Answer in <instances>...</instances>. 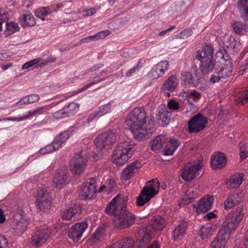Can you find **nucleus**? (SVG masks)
<instances>
[{"instance_id":"nucleus-1","label":"nucleus","mask_w":248,"mask_h":248,"mask_svg":"<svg viewBox=\"0 0 248 248\" xmlns=\"http://www.w3.org/2000/svg\"><path fill=\"white\" fill-rule=\"evenodd\" d=\"M146 118L144 109H132L127 117L126 124L137 140L146 139L154 130V121L150 119L146 124Z\"/></svg>"},{"instance_id":"nucleus-2","label":"nucleus","mask_w":248,"mask_h":248,"mask_svg":"<svg viewBox=\"0 0 248 248\" xmlns=\"http://www.w3.org/2000/svg\"><path fill=\"white\" fill-rule=\"evenodd\" d=\"M244 212L245 209L240 207L231 211L218 232L219 236L223 237L224 239H229L232 232L236 229L242 220Z\"/></svg>"},{"instance_id":"nucleus-3","label":"nucleus","mask_w":248,"mask_h":248,"mask_svg":"<svg viewBox=\"0 0 248 248\" xmlns=\"http://www.w3.org/2000/svg\"><path fill=\"white\" fill-rule=\"evenodd\" d=\"M136 150V144L129 140L120 142L113 152L112 161L118 166L126 163Z\"/></svg>"},{"instance_id":"nucleus-4","label":"nucleus","mask_w":248,"mask_h":248,"mask_svg":"<svg viewBox=\"0 0 248 248\" xmlns=\"http://www.w3.org/2000/svg\"><path fill=\"white\" fill-rule=\"evenodd\" d=\"M117 140V135L115 132L108 131L99 135L95 140L96 152L94 153L95 156L99 157L102 155L103 150H108L111 146L114 144Z\"/></svg>"},{"instance_id":"nucleus-5","label":"nucleus","mask_w":248,"mask_h":248,"mask_svg":"<svg viewBox=\"0 0 248 248\" xmlns=\"http://www.w3.org/2000/svg\"><path fill=\"white\" fill-rule=\"evenodd\" d=\"M135 216L127 209L126 206L122 205L120 210H117L113 220L114 225L118 229L128 228L134 224Z\"/></svg>"},{"instance_id":"nucleus-6","label":"nucleus","mask_w":248,"mask_h":248,"mask_svg":"<svg viewBox=\"0 0 248 248\" xmlns=\"http://www.w3.org/2000/svg\"><path fill=\"white\" fill-rule=\"evenodd\" d=\"M166 225V221L161 216H155L154 217L151 221L150 225L146 229L144 234L140 241L138 248H143L151 240V235L147 232L148 231H150L151 228L155 232L160 231L163 229Z\"/></svg>"},{"instance_id":"nucleus-7","label":"nucleus","mask_w":248,"mask_h":248,"mask_svg":"<svg viewBox=\"0 0 248 248\" xmlns=\"http://www.w3.org/2000/svg\"><path fill=\"white\" fill-rule=\"evenodd\" d=\"M159 182L157 181L156 183L150 185V186H145L140 191V195L137 198V205L142 206L149 202L150 199L156 195L159 191Z\"/></svg>"},{"instance_id":"nucleus-8","label":"nucleus","mask_w":248,"mask_h":248,"mask_svg":"<svg viewBox=\"0 0 248 248\" xmlns=\"http://www.w3.org/2000/svg\"><path fill=\"white\" fill-rule=\"evenodd\" d=\"M88 156L85 151H80L75 155L70 162V170L74 174H80L86 168Z\"/></svg>"},{"instance_id":"nucleus-9","label":"nucleus","mask_w":248,"mask_h":248,"mask_svg":"<svg viewBox=\"0 0 248 248\" xmlns=\"http://www.w3.org/2000/svg\"><path fill=\"white\" fill-rule=\"evenodd\" d=\"M208 123V118L201 113L191 117L188 121V131L190 133H197L203 130Z\"/></svg>"},{"instance_id":"nucleus-10","label":"nucleus","mask_w":248,"mask_h":248,"mask_svg":"<svg viewBox=\"0 0 248 248\" xmlns=\"http://www.w3.org/2000/svg\"><path fill=\"white\" fill-rule=\"evenodd\" d=\"M202 167V165L201 163L193 165H185L182 169L181 176L183 179L186 182L194 179L197 175H199Z\"/></svg>"},{"instance_id":"nucleus-11","label":"nucleus","mask_w":248,"mask_h":248,"mask_svg":"<svg viewBox=\"0 0 248 248\" xmlns=\"http://www.w3.org/2000/svg\"><path fill=\"white\" fill-rule=\"evenodd\" d=\"M95 181L96 179L92 178L89 182L84 184L79 193V196L81 199L88 200L92 199L94 197L96 193Z\"/></svg>"},{"instance_id":"nucleus-12","label":"nucleus","mask_w":248,"mask_h":248,"mask_svg":"<svg viewBox=\"0 0 248 248\" xmlns=\"http://www.w3.org/2000/svg\"><path fill=\"white\" fill-rule=\"evenodd\" d=\"M50 230L46 226H42L36 230L31 237L32 245L39 247L43 244L49 237Z\"/></svg>"},{"instance_id":"nucleus-13","label":"nucleus","mask_w":248,"mask_h":248,"mask_svg":"<svg viewBox=\"0 0 248 248\" xmlns=\"http://www.w3.org/2000/svg\"><path fill=\"white\" fill-rule=\"evenodd\" d=\"M88 226V224L86 221L76 223L68 231V237L74 242H78L82 237Z\"/></svg>"},{"instance_id":"nucleus-14","label":"nucleus","mask_w":248,"mask_h":248,"mask_svg":"<svg viewBox=\"0 0 248 248\" xmlns=\"http://www.w3.org/2000/svg\"><path fill=\"white\" fill-rule=\"evenodd\" d=\"M227 161V157L223 153L217 152L211 157L210 165L214 170L221 169L226 165Z\"/></svg>"},{"instance_id":"nucleus-15","label":"nucleus","mask_w":248,"mask_h":248,"mask_svg":"<svg viewBox=\"0 0 248 248\" xmlns=\"http://www.w3.org/2000/svg\"><path fill=\"white\" fill-rule=\"evenodd\" d=\"M18 214L20 216V218L17 220L14 229L17 234L20 235L23 233L26 230L30 218L22 210L20 211Z\"/></svg>"},{"instance_id":"nucleus-16","label":"nucleus","mask_w":248,"mask_h":248,"mask_svg":"<svg viewBox=\"0 0 248 248\" xmlns=\"http://www.w3.org/2000/svg\"><path fill=\"white\" fill-rule=\"evenodd\" d=\"M169 66V62L165 60L158 62L156 66L152 69L149 74L152 79H156L162 77L165 72L168 69Z\"/></svg>"},{"instance_id":"nucleus-17","label":"nucleus","mask_w":248,"mask_h":248,"mask_svg":"<svg viewBox=\"0 0 248 248\" xmlns=\"http://www.w3.org/2000/svg\"><path fill=\"white\" fill-rule=\"evenodd\" d=\"M141 167V164L140 161L136 160L132 162L123 170L122 172L123 179L125 180L130 179Z\"/></svg>"},{"instance_id":"nucleus-18","label":"nucleus","mask_w":248,"mask_h":248,"mask_svg":"<svg viewBox=\"0 0 248 248\" xmlns=\"http://www.w3.org/2000/svg\"><path fill=\"white\" fill-rule=\"evenodd\" d=\"M67 168L63 167L58 169L55 173L53 180V185L54 186L61 188L62 185L64 184L67 179Z\"/></svg>"},{"instance_id":"nucleus-19","label":"nucleus","mask_w":248,"mask_h":248,"mask_svg":"<svg viewBox=\"0 0 248 248\" xmlns=\"http://www.w3.org/2000/svg\"><path fill=\"white\" fill-rule=\"evenodd\" d=\"M81 213V209L79 205L74 204L64 212L62 217L63 219L65 220H70L72 217L76 219L80 217Z\"/></svg>"},{"instance_id":"nucleus-20","label":"nucleus","mask_w":248,"mask_h":248,"mask_svg":"<svg viewBox=\"0 0 248 248\" xmlns=\"http://www.w3.org/2000/svg\"><path fill=\"white\" fill-rule=\"evenodd\" d=\"M214 201V197L212 196H207L199 201L196 208L197 212L205 213L211 209Z\"/></svg>"},{"instance_id":"nucleus-21","label":"nucleus","mask_w":248,"mask_h":248,"mask_svg":"<svg viewBox=\"0 0 248 248\" xmlns=\"http://www.w3.org/2000/svg\"><path fill=\"white\" fill-rule=\"evenodd\" d=\"M194 72L193 75L189 71H184L182 73V79L186 85L193 86L197 84V80L201 79V77L197 73L198 70L196 68Z\"/></svg>"},{"instance_id":"nucleus-22","label":"nucleus","mask_w":248,"mask_h":248,"mask_svg":"<svg viewBox=\"0 0 248 248\" xmlns=\"http://www.w3.org/2000/svg\"><path fill=\"white\" fill-rule=\"evenodd\" d=\"M187 223L182 220L172 232V237L174 241L182 239L186 233Z\"/></svg>"},{"instance_id":"nucleus-23","label":"nucleus","mask_w":248,"mask_h":248,"mask_svg":"<svg viewBox=\"0 0 248 248\" xmlns=\"http://www.w3.org/2000/svg\"><path fill=\"white\" fill-rule=\"evenodd\" d=\"M214 49L211 46H204L202 50H198L196 52V58L197 59L202 61L206 59H214Z\"/></svg>"},{"instance_id":"nucleus-24","label":"nucleus","mask_w":248,"mask_h":248,"mask_svg":"<svg viewBox=\"0 0 248 248\" xmlns=\"http://www.w3.org/2000/svg\"><path fill=\"white\" fill-rule=\"evenodd\" d=\"M171 111L168 109H159L157 114V120L158 124L162 126H166L170 121Z\"/></svg>"},{"instance_id":"nucleus-25","label":"nucleus","mask_w":248,"mask_h":248,"mask_svg":"<svg viewBox=\"0 0 248 248\" xmlns=\"http://www.w3.org/2000/svg\"><path fill=\"white\" fill-rule=\"evenodd\" d=\"M179 80L175 75L170 76L164 82L161 87L162 91L172 92L177 87Z\"/></svg>"},{"instance_id":"nucleus-26","label":"nucleus","mask_w":248,"mask_h":248,"mask_svg":"<svg viewBox=\"0 0 248 248\" xmlns=\"http://www.w3.org/2000/svg\"><path fill=\"white\" fill-rule=\"evenodd\" d=\"M242 201L241 195L234 193L230 195L224 202L225 209H229L239 204Z\"/></svg>"},{"instance_id":"nucleus-27","label":"nucleus","mask_w":248,"mask_h":248,"mask_svg":"<svg viewBox=\"0 0 248 248\" xmlns=\"http://www.w3.org/2000/svg\"><path fill=\"white\" fill-rule=\"evenodd\" d=\"M200 65V70L203 75L208 74L212 72L213 68L216 66L214 59L202 60Z\"/></svg>"},{"instance_id":"nucleus-28","label":"nucleus","mask_w":248,"mask_h":248,"mask_svg":"<svg viewBox=\"0 0 248 248\" xmlns=\"http://www.w3.org/2000/svg\"><path fill=\"white\" fill-rule=\"evenodd\" d=\"M134 242L133 238L130 237H125L121 241L114 243L109 248H133Z\"/></svg>"},{"instance_id":"nucleus-29","label":"nucleus","mask_w":248,"mask_h":248,"mask_svg":"<svg viewBox=\"0 0 248 248\" xmlns=\"http://www.w3.org/2000/svg\"><path fill=\"white\" fill-rule=\"evenodd\" d=\"M120 198L119 196H116L107 205L106 209V212L111 216H114V218L116 217V213L117 210H120L122 205H117V200Z\"/></svg>"},{"instance_id":"nucleus-30","label":"nucleus","mask_w":248,"mask_h":248,"mask_svg":"<svg viewBox=\"0 0 248 248\" xmlns=\"http://www.w3.org/2000/svg\"><path fill=\"white\" fill-rule=\"evenodd\" d=\"M237 8L241 17L248 21V0H237Z\"/></svg>"},{"instance_id":"nucleus-31","label":"nucleus","mask_w":248,"mask_h":248,"mask_svg":"<svg viewBox=\"0 0 248 248\" xmlns=\"http://www.w3.org/2000/svg\"><path fill=\"white\" fill-rule=\"evenodd\" d=\"M232 67L231 62L226 60L225 63L223 64V66L217 72L220 75V77H222V78H224L232 75Z\"/></svg>"},{"instance_id":"nucleus-32","label":"nucleus","mask_w":248,"mask_h":248,"mask_svg":"<svg viewBox=\"0 0 248 248\" xmlns=\"http://www.w3.org/2000/svg\"><path fill=\"white\" fill-rule=\"evenodd\" d=\"M166 143V139L164 135L157 136L150 143L151 149L153 151L159 150L165 146Z\"/></svg>"},{"instance_id":"nucleus-33","label":"nucleus","mask_w":248,"mask_h":248,"mask_svg":"<svg viewBox=\"0 0 248 248\" xmlns=\"http://www.w3.org/2000/svg\"><path fill=\"white\" fill-rule=\"evenodd\" d=\"M164 155H172L174 151L179 146L178 141L175 139H170L165 144Z\"/></svg>"},{"instance_id":"nucleus-34","label":"nucleus","mask_w":248,"mask_h":248,"mask_svg":"<svg viewBox=\"0 0 248 248\" xmlns=\"http://www.w3.org/2000/svg\"><path fill=\"white\" fill-rule=\"evenodd\" d=\"M243 176V174L239 173L238 175H234L230 177L229 181L227 182L228 186L231 188L238 187L244 180Z\"/></svg>"},{"instance_id":"nucleus-35","label":"nucleus","mask_w":248,"mask_h":248,"mask_svg":"<svg viewBox=\"0 0 248 248\" xmlns=\"http://www.w3.org/2000/svg\"><path fill=\"white\" fill-rule=\"evenodd\" d=\"M20 21L22 22L21 25L23 28L26 27H32L36 24L34 17L29 12L24 14L20 18Z\"/></svg>"},{"instance_id":"nucleus-36","label":"nucleus","mask_w":248,"mask_h":248,"mask_svg":"<svg viewBox=\"0 0 248 248\" xmlns=\"http://www.w3.org/2000/svg\"><path fill=\"white\" fill-rule=\"evenodd\" d=\"M214 232L213 227L209 224H206L200 229L199 234L202 240L207 241Z\"/></svg>"},{"instance_id":"nucleus-37","label":"nucleus","mask_w":248,"mask_h":248,"mask_svg":"<svg viewBox=\"0 0 248 248\" xmlns=\"http://www.w3.org/2000/svg\"><path fill=\"white\" fill-rule=\"evenodd\" d=\"M40 99L39 96L37 94H32L25 96L18 101L16 105L21 106L22 105H28L37 102Z\"/></svg>"},{"instance_id":"nucleus-38","label":"nucleus","mask_w":248,"mask_h":248,"mask_svg":"<svg viewBox=\"0 0 248 248\" xmlns=\"http://www.w3.org/2000/svg\"><path fill=\"white\" fill-rule=\"evenodd\" d=\"M71 134V131H65L63 132H62L53 140V144H54L55 146H56V144L58 145L59 149L61 146L62 144L64 143L66 141Z\"/></svg>"},{"instance_id":"nucleus-39","label":"nucleus","mask_w":248,"mask_h":248,"mask_svg":"<svg viewBox=\"0 0 248 248\" xmlns=\"http://www.w3.org/2000/svg\"><path fill=\"white\" fill-rule=\"evenodd\" d=\"M228 239H224L223 237L219 236L218 233L217 236L215 239L212 242L211 245V248H224L226 243Z\"/></svg>"},{"instance_id":"nucleus-40","label":"nucleus","mask_w":248,"mask_h":248,"mask_svg":"<svg viewBox=\"0 0 248 248\" xmlns=\"http://www.w3.org/2000/svg\"><path fill=\"white\" fill-rule=\"evenodd\" d=\"M51 9L48 7H41L37 9L35 12V15L36 17L44 20V17L51 13Z\"/></svg>"},{"instance_id":"nucleus-41","label":"nucleus","mask_w":248,"mask_h":248,"mask_svg":"<svg viewBox=\"0 0 248 248\" xmlns=\"http://www.w3.org/2000/svg\"><path fill=\"white\" fill-rule=\"evenodd\" d=\"M38 206L41 210L45 211L51 207V201L50 197L45 198L41 200L36 201Z\"/></svg>"},{"instance_id":"nucleus-42","label":"nucleus","mask_w":248,"mask_h":248,"mask_svg":"<svg viewBox=\"0 0 248 248\" xmlns=\"http://www.w3.org/2000/svg\"><path fill=\"white\" fill-rule=\"evenodd\" d=\"M37 191V194L35 196L36 201L41 200L42 199L49 197V193L46 188L38 187Z\"/></svg>"},{"instance_id":"nucleus-43","label":"nucleus","mask_w":248,"mask_h":248,"mask_svg":"<svg viewBox=\"0 0 248 248\" xmlns=\"http://www.w3.org/2000/svg\"><path fill=\"white\" fill-rule=\"evenodd\" d=\"M108 113V111H106V109L102 110H95L93 113L90 114L89 116L87 119V121L88 123H90L94 118H99L101 116L107 114Z\"/></svg>"},{"instance_id":"nucleus-44","label":"nucleus","mask_w":248,"mask_h":248,"mask_svg":"<svg viewBox=\"0 0 248 248\" xmlns=\"http://www.w3.org/2000/svg\"><path fill=\"white\" fill-rule=\"evenodd\" d=\"M56 145V146H55L52 142V143L47 145L45 148H41L39 150V152L42 155L52 153V152L58 150V145L57 144Z\"/></svg>"},{"instance_id":"nucleus-45","label":"nucleus","mask_w":248,"mask_h":248,"mask_svg":"<svg viewBox=\"0 0 248 248\" xmlns=\"http://www.w3.org/2000/svg\"><path fill=\"white\" fill-rule=\"evenodd\" d=\"M73 114L72 110L66 111L64 109H60L54 113L53 117L54 118L58 119L69 116Z\"/></svg>"},{"instance_id":"nucleus-46","label":"nucleus","mask_w":248,"mask_h":248,"mask_svg":"<svg viewBox=\"0 0 248 248\" xmlns=\"http://www.w3.org/2000/svg\"><path fill=\"white\" fill-rule=\"evenodd\" d=\"M40 109H35L33 111H30L28 112V114L26 115H24L22 117H17V118H16V117H8L6 119V120H8V121H21V120H23L24 119H27L29 116H31L34 114H35L36 113H37L39 110Z\"/></svg>"},{"instance_id":"nucleus-47","label":"nucleus","mask_w":248,"mask_h":248,"mask_svg":"<svg viewBox=\"0 0 248 248\" xmlns=\"http://www.w3.org/2000/svg\"><path fill=\"white\" fill-rule=\"evenodd\" d=\"M248 102V91L244 92V93L239 95L236 99V103L237 104L244 105Z\"/></svg>"},{"instance_id":"nucleus-48","label":"nucleus","mask_w":248,"mask_h":248,"mask_svg":"<svg viewBox=\"0 0 248 248\" xmlns=\"http://www.w3.org/2000/svg\"><path fill=\"white\" fill-rule=\"evenodd\" d=\"M240 157L241 160L248 156V143L243 144L240 148Z\"/></svg>"},{"instance_id":"nucleus-49","label":"nucleus","mask_w":248,"mask_h":248,"mask_svg":"<svg viewBox=\"0 0 248 248\" xmlns=\"http://www.w3.org/2000/svg\"><path fill=\"white\" fill-rule=\"evenodd\" d=\"M244 25L239 21H235L232 25V27L233 28L235 32L237 33H242L244 29Z\"/></svg>"},{"instance_id":"nucleus-50","label":"nucleus","mask_w":248,"mask_h":248,"mask_svg":"<svg viewBox=\"0 0 248 248\" xmlns=\"http://www.w3.org/2000/svg\"><path fill=\"white\" fill-rule=\"evenodd\" d=\"M192 31L191 29L189 28L186 29L181 31L177 36L179 38L186 39L192 35Z\"/></svg>"},{"instance_id":"nucleus-51","label":"nucleus","mask_w":248,"mask_h":248,"mask_svg":"<svg viewBox=\"0 0 248 248\" xmlns=\"http://www.w3.org/2000/svg\"><path fill=\"white\" fill-rule=\"evenodd\" d=\"M6 27L7 31H11L13 32L17 31L20 29L17 23L13 22L6 23Z\"/></svg>"},{"instance_id":"nucleus-52","label":"nucleus","mask_w":248,"mask_h":248,"mask_svg":"<svg viewBox=\"0 0 248 248\" xmlns=\"http://www.w3.org/2000/svg\"><path fill=\"white\" fill-rule=\"evenodd\" d=\"M40 61V58L35 59L25 63L22 66V69H26L31 66L34 65Z\"/></svg>"},{"instance_id":"nucleus-53","label":"nucleus","mask_w":248,"mask_h":248,"mask_svg":"<svg viewBox=\"0 0 248 248\" xmlns=\"http://www.w3.org/2000/svg\"><path fill=\"white\" fill-rule=\"evenodd\" d=\"M8 245V241L7 238L2 235H0V248H7Z\"/></svg>"},{"instance_id":"nucleus-54","label":"nucleus","mask_w":248,"mask_h":248,"mask_svg":"<svg viewBox=\"0 0 248 248\" xmlns=\"http://www.w3.org/2000/svg\"><path fill=\"white\" fill-rule=\"evenodd\" d=\"M195 198L196 197H190L189 195H187L183 198V203L187 205L193 202Z\"/></svg>"},{"instance_id":"nucleus-55","label":"nucleus","mask_w":248,"mask_h":248,"mask_svg":"<svg viewBox=\"0 0 248 248\" xmlns=\"http://www.w3.org/2000/svg\"><path fill=\"white\" fill-rule=\"evenodd\" d=\"M201 81V79L200 80H197V84H194L193 86L202 91H204L207 88V85L206 83H201L200 82Z\"/></svg>"},{"instance_id":"nucleus-56","label":"nucleus","mask_w":248,"mask_h":248,"mask_svg":"<svg viewBox=\"0 0 248 248\" xmlns=\"http://www.w3.org/2000/svg\"><path fill=\"white\" fill-rule=\"evenodd\" d=\"M169 108H179V103L174 99L170 100L168 103Z\"/></svg>"},{"instance_id":"nucleus-57","label":"nucleus","mask_w":248,"mask_h":248,"mask_svg":"<svg viewBox=\"0 0 248 248\" xmlns=\"http://www.w3.org/2000/svg\"><path fill=\"white\" fill-rule=\"evenodd\" d=\"M110 34V31L108 30H104L97 33L98 39H104Z\"/></svg>"},{"instance_id":"nucleus-58","label":"nucleus","mask_w":248,"mask_h":248,"mask_svg":"<svg viewBox=\"0 0 248 248\" xmlns=\"http://www.w3.org/2000/svg\"><path fill=\"white\" fill-rule=\"evenodd\" d=\"M106 186L107 187V191L109 193L111 192L112 191L113 188L115 186V182L112 179L108 180Z\"/></svg>"},{"instance_id":"nucleus-59","label":"nucleus","mask_w":248,"mask_h":248,"mask_svg":"<svg viewBox=\"0 0 248 248\" xmlns=\"http://www.w3.org/2000/svg\"><path fill=\"white\" fill-rule=\"evenodd\" d=\"M221 78H222V77H220V75L218 76L212 75L210 79V81L214 84L220 81Z\"/></svg>"},{"instance_id":"nucleus-60","label":"nucleus","mask_w":248,"mask_h":248,"mask_svg":"<svg viewBox=\"0 0 248 248\" xmlns=\"http://www.w3.org/2000/svg\"><path fill=\"white\" fill-rule=\"evenodd\" d=\"M96 83V82L95 81H93L90 84H88L87 85H86V86H85L84 87H82V88H81L80 89L78 90L77 91L75 92V93H80L85 90H86V89H87L88 88H89L90 87H91V86L95 84Z\"/></svg>"},{"instance_id":"nucleus-61","label":"nucleus","mask_w":248,"mask_h":248,"mask_svg":"<svg viewBox=\"0 0 248 248\" xmlns=\"http://www.w3.org/2000/svg\"><path fill=\"white\" fill-rule=\"evenodd\" d=\"M96 10L94 8H92L85 11V16H91L96 13Z\"/></svg>"},{"instance_id":"nucleus-62","label":"nucleus","mask_w":248,"mask_h":248,"mask_svg":"<svg viewBox=\"0 0 248 248\" xmlns=\"http://www.w3.org/2000/svg\"><path fill=\"white\" fill-rule=\"evenodd\" d=\"M66 107L70 108H79V105L77 103L72 102L66 107H64L63 108H66Z\"/></svg>"},{"instance_id":"nucleus-63","label":"nucleus","mask_w":248,"mask_h":248,"mask_svg":"<svg viewBox=\"0 0 248 248\" xmlns=\"http://www.w3.org/2000/svg\"><path fill=\"white\" fill-rule=\"evenodd\" d=\"M138 68V65L136 67H133V68L130 69L126 73V77H131L133 73H134Z\"/></svg>"},{"instance_id":"nucleus-64","label":"nucleus","mask_w":248,"mask_h":248,"mask_svg":"<svg viewBox=\"0 0 248 248\" xmlns=\"http://www.w3.org/2000/svg\"><path fill=\"white\" fill-rule=\"evenodd\" d=\"M147 248H160V246L157 241H155Z\"/></svg>"}]
</instances>
